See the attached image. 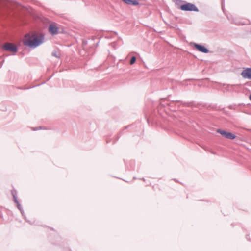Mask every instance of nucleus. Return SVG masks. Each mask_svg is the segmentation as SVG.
Wrapping results in <instances>:
<instances>
[{
  "mask_svg": "<svg viewBox=\"0 0 251 251\" xmlns=\"http://www.w3.org/2000/svg\"><path fill=\"white\" fill-rule=\"evenodd\" d=\"M4 49L7 51L16 52L17 51V47L12 43H6L4 46Z\"/></svg>",
  "mask_w": 251,
  "mask_h": 251,
  "instance_id": "obj_4",
  "label": "nucleus"
},
{
  "mask_svg": "<svg viewBox=\"0 0 251 251\" xmlns=\"http://www.w3.org/2000/svg\"><path fill=\"white\" fill-rule=\"evenodd\" d=\"M43 39L42 37H38L35 35L31 36L29 34H28L25 36L23 43L25 46L35 48L42 43Z\"/></svg>",
  "mask_w": 251,
  "mask_h": 251,
  "instance_id": "obj_1",
  "label": "nucleus"
},
{
  "mask_svg": "<svg viewBox=\"0 0 251 251\" xmlns=\"http://www.w3.org/2000/svg\"><path fill=\"white\" fill-rule=\"evenodd\" d=\"M124 1L126 4L136 6L139 4V2L136 0H122Z\"/></svg>",
  "mask_w": 251,
  "mask_h": 251,
  "instance_id": "obj_8",
  "label": "nucleus"
},
{
  "mask_svg": "<svg viewBox=\"0 0 251 251\" xmlns=\"http://www.w3.org/2000/svg\"><path fill=\"white\" fill-rule=\"evenodd\" d=\"M49 31L52 35H56L58 33V28L54 23H52L49 25Z\"/></svg>",
  "mask_w": 251,
  "mask_h": 251,
  "instance_id": "obj_6",
  "label": "nucleus"
},
{
  "mask_svg": "<svg viewBox=\"0 0 251 251\" xmlns=\"http://www.w3.org/2000/svg\"><path fill=\"white\" fill-rule=\"evenodd\" d=\"M193 45L200 52L204 53H207L209 52V50L202 45L196 43H194Z\"/></svg>",
  "mask_w": 251,
  "mask_h": 251,
  "instance_id": "obj_7",
  "label": "nucleus"
},
{
  "mask_svg": "<svg viewBox=\"0 0 251 251\" xmlns=\"http://www.w3.org/2000/svg\"><path fill=\"white\" fill-rule=\"evenodd\" d=\"M241 75L244 78L251 79V68H247L243 70Z\"/></svg>",
  "mask_w": 251,
  "mask_h": 251,
  "instance_id": "obj_5",
  "label": "nucleus"
},
{
  "mask_svg": "<svg viewBox=\"0 0 251 251\" xmlns=\"http://www.w3.org/2000/svg\"><path fill=\"white\" fill-rule=\"evenodd\" d=\"M136 57L135 56H133L131 58V60H130V64L131 65H133L136 61Z\"/></svg>",
  "mask_w": 251,
  "mask_h": 251,
  "instance_id": "obj_10",
  "label": "nucleus"
},
{
  "mask_svg": "<svg viewBox=\"0 0 251 251\" xmlns=\"http://www.w3.org/2000/svg\"><path fill=\"white\" fill-rule=\"evenodd\" d=\"M12 195L13 197V198L14 199V202L16 203H18V200H17V196H16V192L14 190H13L12 191Z\"/></svg>",
  "mask_w": 251,
  "mask_h": 251,
  "instance_id": "obj_9",
  "label": "nucleus"
},
{
  "mask_svg": "<svg viewBox=\"0 0 251 251\" xmlns=\"http://www.w3.org/2000/svg\"><path fill=\"white\" fill-rule=\"evenodd\" d=\"M180 9L185 11H199L198 8L194 4L191 3H186L181 5Z\"/></svg>",
  "mask_w": 251,
  "mask_h": 251,
  "instance_id": "obj_2",
  "label": "nucleus"
},
{
  "mask_svg": "<svg viewBox=\"0 0 251 251\" xmlns=\"http://www.w3.org/2000/svg\"><path fill=\"white\" fill-rule=\"evenodd\" d=\"M52 55H53L54 56H56V57H57V55L55 53H52Z\"/></svg>",
  "mask_w": 251,
  "mask_h": 251,
  "instance_id": "obj_12",
  "label": "nucleus"
},
{
  "mask_svg": "<svg viewBox=\"0 0 251 251\" xmlns=\"http://www.w3.org/2000/svg\"><path fill=\"white\" fill-rule=\"evenodd\" d=\"M249 99L251 101V94L250 95Z\"/></svg>",
  "mask_w": 251,
  "mask_h": 251,
  "instance_id": "obj_13",
  "label": "nucleus"
},
{
  "mask_svg": "<svg viewBox=\"0 0 251 251\" xmlns=\"http://www.w3.org/2000/svg\"><path fill=\"white\" fill-rule=\"evenodd\" d=\"M17 204V207L20 210L21 213L23 214V210H22V208H21V205L19 203V202H18V203H16Z\"/></svg>",
  "mask_w": 251,
  "mask_h": 251,
  "instance_id": "obj_11",
  "label": "nucleus"
},
{
  "mask_svg": "<svg viewBox=\"0 0 251 251\" xmlns=\"http://www.w3.org/2000/svg\"><path fill=\"white\" fill-rule=\"evenodd\" d=\"M218 133H219L223 136L225 137L226 138L230 139H234L235 138L236 136L235 134L231 133L226 131L225 130L222 129H218L217 130Z\"/></svg>",
  "mask_w": 251,
  "mask_h": 251,
  "instance_id": "obj_3",
  "label": "nucleus"
}]
</instances>
